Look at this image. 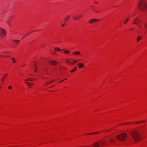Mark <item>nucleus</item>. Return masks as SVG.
Returning a JSON list of instances; mask_svg holds the SVG:
<instances>
[{"instance_id":"29","label":"nucleus","mask_w":147,"mask_h":147,"mask_svg":"<svg viewBox=\"0 0 147 147\" xmlns=\"http://www.w3.org/2000/svg\"><path fill=\"white\" fill-rule=\"evenodd\" d=\"M9 53V51H6V52H3L2 53H6V54H7V53Z\"/></svg>"},{"instance_id":"37","label":"nucleus","mask_w":147,"mask_h":147,"mask_svg":"<svg viewBox=\"0 0 147 147\" xmlns=\"http://www.w3.org/2000/svg\"><path fill=\"white\" fill-rule=\"evenodd\" d=\"M109 130H105V132H107V131H109Z\"/></svg>"},{"instance_id":"20","label":"nucleus","mask_w":147,"mask_h":147,"mask_svg":"<svg viewBox=\"0 0 147 147\" xmlns=\"http://www.w3.org/2000/svg\"><path fill=\"white\" fill-rule=\"evenodd\" d=\"M77 62V60H74V61H73L72 62V63H70V65L74 64L76 63Z\"/></svg>"},{"instance_id":"12","label":"nucleus","mask_w":147,"mask_h":147,"mask_svg":"<svg viewBox=\"0 0 147 147\" xmlns=\"http://www.w3.org/2000/svg\"><path fill=\"white\" fill-rule=\"evenodd\" d=\"M78 65H79V68H82L84 66V65L82 63H78Z\"/></svg>"},{"instance_id":"26","label":"nucleus","mask_w":147,"mask_h":147,"mask_svg":"<svg viewBox=\"0 0 147 147\" xmlns=\"http://www.w3.org/2000/svg\"><path fill=\"white\" fill-rule=\"evenodd\" d=\"M66 62L68 63H69L70 64V63L69 62V60L68 59H66Z\"/></svg>"},{"instance_id":"25","label":"nucleus","mask_w":147,"mask_h":147,"mask_svg":"<svg viewBox=\"0 0 147 147\" xmlns=\"http://www.w3.org/2000/svg\"><path fill=\"white\" fill-rule=\"evenodd\" d=\"M25 83H26V84H28V85L29 86H31V84H30V83H29V82H25Z\"/></svg>"},{"instance_id":"8","label":"nucleus","mask_w":147,"mask_h":147,"mask_svg":"<svg viewBox=\"0 0 147 147\" xmlns=\"http://www.w3.org/2000/svg\"><path fill=\"white\" fill-rule=\"evenodd\" d=\"M99 20L97 19H92L90 20L89 21V22L90 23H92L94 22H95L96 21H98Z\"/></svg>"},{"instance_id":"36","label":"nucleus","mask_w":147,"mask_h":147,"mask_svg":"<svg viewBox=\"0 0 147 147\" xmlns=\"http://www.w3.org/2000/svg\"><path fill=\"white\" fill-rule=\"evenodd\" d=\"M0 57H5V56H2V55H0Z\"/></svg>"},{"instance_id":"32","label":"nucleus","mask_w":147,"mask_h":147,"mask_svg":"<svg viewBox=\"0 0 147 147\" xmlns=\"http://www.w3.org/2000/svg\"><path fill=\"white\" fill-rule=\"evenodd\" d=\"M8 88L9 89H11V86H8Z\"/></svg>"},{"instance_id":"9","label":"nucleus","mask_w":147,"mask_h":147,"mask_svg":"<svg viewBox=\"0 0 147 147\" xmlns=\"http://www.w3.org/2000/svg\"><path fill=\"white\" fill-rule=\"evenodd\" d=\"M7 74H6L5 75H4L2 77V78L1 79V80L2 81H4L5 78H6L7 77Z\"/></svg>"},{"instance_id":"2","label":"nucleus","mask_w":147,"mask_h":147,"mask_svg":"<svg viewBox=\"0 0 147 147\" xmlns=\"http://www.w3.org/2000/svg\"><path fill=\"white\" fill-rule=\"evenodd\" d=\"M129 133L131 135L132 138L135 141H139L140 140V135L137 131H129Z\"/></svg>"},{"instance_id":"10","label":"nucleus","mask_w":147,"mask_h":147,"mask_svg":"<svg viewBox=\"0 0 147 147\" xmlns=\"http://www.w3.org/2000/svg\"><path fill=\"white\" fill-rule=\"evenodd\" d=\"M144 27V29L147 30V22H145L143 24Z\"/></svg>"},{"instance_id":"24","label":"nucleus","mask_w":147,"mask_h":147,"mask_svg":"<svg viewBox=\"0 0 147 147\" xmlns=\"http://www.w3.org/2000/svg\"><path fill=\"white\" fill-rule=\"evenodd\" d=\"M11 59L13 60V63H15L16 62L15 60V59L14 58H12Z\"/></svg>"},{"instance_id":"18","label":"nucleus","mask_w":147,"mask_h":147,"mask_svg":"<svg viewBox=\"0 0 147 147\" xmlns=\"http://www.w3.org/2000/svg\"><path fill=\"white\" fill-rule=\"evenodd\" d=\"M98 133H99L98 132H95L93 133H92L88 134L87 135H92L93 134H98Z\"/></svg>"},{"instance_id":"7","label":"nucleus","mask_w":147,"mask_h":147,"mask_svg":"<svg viewBox=\"0 0 147 147\" xmlns=\"http://www.w3.org/2000/svg\"><path fill=\"white\" fill-rule=\"evenodd\" d=\"M51 65H55L57 64V62L55 60H51L49 62Z\"/></svg>"},{"instance_id":"39","label":"nucleus","mask_w":147,"mask_h":147,"mask_svg":"<svg viewBox=\"0 0 147 147\" xmlns=\"http://www.w3.org/2000/svg\"><path fill=\"white\" fill-rule=\"evenodd\" d=\"M94 3L96 4V3H95L94 2Z\"/></svg>"},{"instance_id":"22","label":"nucleus","mask_w":147,"mask_h":147,"mask_svg":"<svg viewBox=\"0 0 147 147\" xmlns=\"http://www.w3.org/2000/svg\"><path fill=\"white\" fill-rule=\"evenodd\" d=\"M34 66L36 67L35 68H34V71L36 72L37 71V69H38V68L36 67V65H34Z\"/></svg>"},{"instance_id":"17","label":"nucleus","mask_w":147,"mask_h":147,"mask_svg":"<svg viewBox=\"0 0 147 147\" xmlns=\"http://www.w3.org/2000/svg\"><path fill=\"white\" fill-rule=\"evenodd\" d=\"M76 68H77V67H75L72 70H71V72H73L74 71H75L76 70Z\"/></svg>"},{"instance_id":"27","label":"nucleus","mask_w":147,"mask_h":147,"mask_svg":"<svg viewBox=\"0 0 147 147\" xmlns=\"http://www.w3.org/2000/svg\"><path fill=\"white\" fill-rule=\"evenodd\" d=\"M53 81H52L49 82L47 84H46V85H47L48 84H50V83H51L52 82H53Z\"/></svg>"},{"instance_id":"23","label":"nucleus","mask_w":147,"mask_h":147,"mask_svg":"<svg viewBox=\"0 0 147 147\" xmlns=\"http://www.w3.org/2000/svg\"><path fill=\"white\" fill-rule=\"evenodd\" d=\"M6 22L9 25V26H10V24L9 20H7Z\"/></svg>"},{"instance_id":"34","label":"nucleus","mask_w":147,"mask_h":147,"mask_svg":"<svg viewBox=\"0 0 147 147\" xmlns=\"http://www.w3.org/2000/svg\"><path fill=\"white\" fill-rule=\"evenodd\" d=\"M65 24H62V25H61V27H63V26H64L65 25Z\"/></svg>"},{"instance_id":"21","label":"nucleus","mask_w":147,"mask_h":147,"mask_svg":"<svg viewBox=\"0 0 147 147\" xmlns=\"http://www.w3.org/2000/svg\"><path fill=\"white\" fill-rule=\"evenodd\" d=\"M129 20V19H127L124 22V24H125Z\"/></svg>"},{"instance_id":"30","label":"nucleus","mask_w":147,"mask_h":147,"mask_svg":"<svg viewBox=\"0 0 147 147\" xmlns=\"http://www.w3.org/2000/svg\"><path fill=\"white\" fill-rule=\"evenodd\" d=\"M26 80L28 81H31V79H27Z\"/></svg>"},{"instance_id":"4","label":"nucleus","mask_w":147,"mask_h":147,"mask_svg":"<svg viewBox=\"0 0 147 147\" xmlns=\"http://www.w3.org/2000/svg\"><path fill=\"white\" fill-rule=\"evenodd\" d=\"M127 137V134L126 133H123L117 136L116 138L118 140L123 141L125 140Z\"/></svg>"},{"instance_id":"35","label":"nucleus","mask_w":147,"mask_h":147,"mask_svg":"<svg viewBox=\"0 0 147 147\" xmlns=\"http://www.w3.org/2000/svg\"><path fill=\"white\" fill-rule=\"evenodd\" d=\"M66 80V79H65V80H61V81H59V82H62L64 80Z\"/></svg>"},{"instance_id":"16","label":"nucleus","mask_w":147,"mask_h":147,"mask_svg":"<svg viewBox=\"0 0 147 147\" xmlns=\"http://www.w3.org/2000/svg\"><path fill=\"white\" fill-rule=\"evenodd\" d=\"M64 53L65 54H68L69 53L70 51H69L67 50H65L64 51Z\"/></svg>"},{"instance_id":"15","label":"nucleus","mask_w":147,"mask_h":147,"mask_svg":"<svg viewBox=\"0 0 147 147\" xmlns=\"http://www.w3.org/2000/svg\"><path fill=\"white\" fill-rule=\"evenodd\" d=\"M141 37H142L141 36H138V37L137 38V41L138 42L140 40L141 38Z\"/></svg>"},{"instance_id":"5","label":"nucleus","mask_w":147,"mask_h":147,"mask_svg":"<svg viewBox=\"0 0 147 147\" xmlns=\"http://www.w3.org/2000/svg\"><path fill=\"white\" fill-rule=\"evenodd\" d=\"M140 22L141 20L140 19L138 18H137L135 19H134L133 23L137 25L138 27L140 28V29H141L142 31H144V29L142 28V25L140 24Z\"/></svg>"},{"instance_id":"11","label":"nucleus","mask_w":147,"mask_h":147,"mask_svg":"<svg viewBox=\"0 0 147 147\" xmlns=\"http://www.w3.org/2000/svg\"><path fill=\"white\" fill-rule=\"evenodd\" d=\"M12 41L16 44L20 42V41L18 40H12Z\"/></svg>"},{"instance_id":"1","label":"nucleus","mask_w":147,"mask_h":147,"mask_svg":"<svg viewBox=\"0 0 147 147\" xmlns=\"http://www.w3.org/2000/svg\"><path fill=\"white\" fill-rule=\"evenodd\" d=\"M108 141L109 144H106L105 141L102 140H99L95 142L94 144L89 145L87 146L88 147H100V146H104L106 145L107 146H109L113 145V143L114 142V140L113 138H110Z\"/></svg>"},{"instance_id":"3","label":"nucleus","mask_w":147,"mask_h":147,"mask_svg":"<svg viewBox=\"0 0 147 147\" xmlns=\"http://www.w3.org/2000/svg\"><path fill=\"white\" fill-rule=\"evenodd\" d=\"M138 7L142 11H145L147 7V4L144 0H140L138 4Z\"/></svg>"},{"instance_id":"40","label":"nucleus","mask_w":147,"mask_h":147,"mask_svg":"<svg viewBox=\"0 0 147 147\" xmlns=\"http://www.w3.org/2000/svg\"><path fill=\"white\" fill-rule=\"evenodd\" d=\"M96 3H97H97H96Z\"/></svg>"},{"instance_id":"28","label":"nucleus","mask_w":147,"mask_h":147,"mask_svg":"<svg viewBox=\"0 0 147 147\" xmlns=\"http://www.w3.org/2000/svg\"><path fill=\"white\" fill-rule=\"evenodd\" d=\"M144 121H138V122H136L135 123H143V122H144Z\"/></svg>"},{"instance_id":"13","label":"nucleus","mask_w":147,"mask_h":147,"mask_svg":"<svg viewBox=\"0 0 147 147\" xmlns=\"http://www.w3.org/2000/svg\"><path fill=\"white\" fill-rule=\"evenodd\" d=\"M73 54L74 55H80V52L79 51H76L73 53Z\"/></svg>"},{"instance_id":"31","label":"nucleus","mask_w":147,"mask_h":147,"mask_svg":"<svg viewBox=\"0 0 147 147\" xmlns=\"http://www.w3.org/2000/svg\"><path fill=\"white\" fill-rule=\"evenodd\" d=\"M73 18L74 19H78V17H73Z\"/></svg>"},{"instance_id":"38","label":"nucleus","mask_w":147,"mask_h":147,"mask_svg":"<svg viewBox=\"0 0 147 147\" xmlns=\"http://www.w3.org/2000/svg\"><path fill=\"white\" fill-rule=\"evenodd\" d=\"M5 57H9V56H8V55H6V56H5Z\"/></svg>"},{"instance_id":"19","label":"nucleus","mask_w":147,"mask_h":147,"mask_svg":"<svg viewBox=\"0 0 147 147\" xmlns=\"http://www.w3.org/2000/svg\"><path fill=\"white\" fill-rule=\"evenodd\" d=\"M69 16L68 15L67 16V17H65L64 20V21L65 22L69 18Z\"/></svg>"},{"instance_id":"33","label":"nucleus","mask_w":147,"mask_h":147,"mask_svg":"<svg viewBox=\"0 0 147 147\" xmlns=\"http://www.w3.org/2000/svg\"><path fill=\"white\" fill-rule=\"evenodd\" d=\"M81 16H78L77 17H78V19H79V18H81Z\"/></svg>"},{"instance_id":"6","label":"nucleus","mask_w":147,"mask_h":147,"mask_svg":"<svg viewBox=\"0 0 147 147\" xmlns=\"http://www.w3.org/2000/svg\"><path fill=\"white\" fill-rule=\"evenodd\" d=\"M6 31L4 29L0 28V39L2 38V36L1 34H3V35H5L6 34Z\"/></svg>"},{"instance_id":"14","label":"nucleus","mask_w":147,"mask_h":147,"mask_svg":"<svg viewBox=\"0 0 147 147\" xmlns=\"http://www.w3.org/2000/svg\"><path fill=\"white\" fill-rule=\"evenodd\" d=\"M54 50L55 51H61L62 50L60 49L58 47H55L54 48Z\"/></svg>"}]
</instances>
